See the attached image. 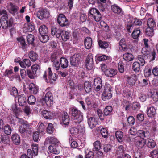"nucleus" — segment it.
I'll return each instance as SVG.
<instances>
[{"instance_id":"f257e3e1","label":"nucleus","mask_w":158,"mask_h":158,"mask_svg":"<svg viewBox=\"0 0 158 158\" xmlns=\"http://www.w3.org/2000/svg\"><path fill=\"white\" fill-rule=\"evenodd\" d=\"M69 110L71 115L75 118V123H79L82 121L83 120V114L80 111L75 107H71Z\"/></svg>"},{"instance_id":"f03ea898","label":"nucleus","mask_w":158,"mask_h":158,"mask_svg":"<svg viewBox=\"0 0 158 158\" xmlns=\"http://www.w3.org/2000/svg\"><path fill=\"white\" fill-rule=\"evenodd\" d=\"M0 23L2 28L4 29L7 28L8 27H10L13 23V19L12 18L9 19V22L7 16H2L1 18Z\"/></svg>"},{"instance_id":"7ed1b4c3","label":"nucleus","mask_w":158,"mask_h":158,"mask_svg":"<svg viewBox=\"0 0 158 158\" xmlns=\"http://www.w3.org/2000/svg\"><path fill=\"white\" fill-rule=\"evenodd\" d=\"M75 127H71L70 129V133L71 134L77 135L80 132H83L84 131V127L81 126L80 123H75Z\"/></svg>"},{"instance_id":"20e7f679","label":"nucleus","mask_w":158,"mask_h":158,"mask_svg":"<svg viewBox=\"0 0 158 158\" xmlns=\"http://www.w3.org/2000/svg\"><path fill=\"white\" fill-rule=\"evenodd\" d=\"M57 21L58 24L61 27L66 26L69 24L66 17L63 14H60L58 15Z\"/></svg>"},{"instance_id":"39448f33","label":"nucleus","mask_w":158,"mask_h":158,"mask_svg":"<svg viewBox=\"0 0 158 158\" xmlns=\"http://www.w3.org/2000/svg\"><path fill=\"white\" fill-rule=\"evenodd\" d=\"M6 7L8 11L13 15L17 14L19 7L15 5L10 2L8 3Z\"/></svg>"},{"instance_id":"423d86ee","label":"nucleus","mask_w":158,"mask_h":158,"mask_svg":"<svg viewBox=\"0 0 158 158\" xmlns=\"http://www.w3.org/2000/svg\"><path fill=\"white\" fill-rule=\"evenodd\" d=\"M80 57L79 54H74L70 59V64L72 66H76L80 63Z\"/></svg>"},{"instance_id":"0eeeda50","label":"nucleus","mask_w":158,"mask_h":158,"mask_svg":"<svg viewBox=\"0 0 158 158\" xmlns=\"http://www.w3.org/2000/svg\"><path fill=\"white\" fill-rule=\"evenodd\" d=\"M86 67L89 70L91 69L93 66V56L91 54H89L87 57L85 61Z\"/></svg>"},{"instance_id":"6e6552de","label":"nucleus","mask_w":158,"mask_h":158,"mask_svg":"<svg viewBox=\"0 0 158 158\" xmlns=\"http://www.w3.org/2000/svg\"><path fill=\"white\" fill-rule=\"evenodd\" d=\"M49 12L46 9L39 11L37 13V17L40 19L49 17Z\"/></svg>"},{"instance_id":"1a4fd4ad","label":"nucleus","mask_w":158,"mask_h":158,"mask_svg":"<svg viewBox=\"0 0 158 158\" xmlns=\"http://www.w3.org/2000/svg\"><path fill=\"white\" fill-rule=\"evenodd\" d=\"M44 99L48 106H50L53 104V97L51 92H48L46 93Z\"/></svg>"},{"instance_id":"9d476101","label":"nucleus","mask_w":158,"mask_h":158,"mask_svg":"<svg viewBox=\"0 0 158 158\" xmlns=\"http://www.w3.org/2000/svg\"><path fill=\"white\" fill-rule=\"evenodd\" d=\"M135 143L139 149L144 150L146 147V140L144 139H139L137 138Z\"/></svg>"},{"instance_id":"9b49d317","label":"nucleus","mask_w":158,"mask_h":158,"mask_svg":"<svg viewBox=\"0 0 158 158\" xmlns=\"http://www.w3.org/2000/svg\"><path fill=\"white\" fill-rule=\"evenodd\" d=\"M87 123L90 128L92 129L98 124V121L95 118L90 117L87 119Z\"/></svg>"},{"instance_id":"f8f14e48","label":"nucleus","mask_w":158,"mask_h":158,"mask_svg":"<svg viewBox=\"0 0 158 158\" xmlns=\"http://www.w3.org/2000/svg\"><path fill=\"white\" fill-rule=\"evenodd\" d=\"M127 83L129 85H134L136 81V76L135 74H132L127 77Z\"/></svg>"},{"instance_id":"ddd939ff","label":"nucleus","mask_w":158,"mask_h":158,"mask_svg":"<svg viewBox=\"0 0 158 158\" xmlns=\"http://www.w3.org/2000/svg\"><path fill=\"white\" fill-rule=\"evenodd\" d=\"M18 62L20 66L23 68L29 67L31 65L30 61L28 59H25L23 61H19Z\"/></svg>"},{"instance_id":"4468645a","label":"nucleus","mask_w":158,"mask_h":158,"mask_svg":"<svg viewBox=\"0 0 158 158\" xmlns=\"http://www.w3.org/2000/svg\"><path fill=\"white\" fill-rule=\"evenodd\" d=\"M48 77L49 81L51 83L55 81L57 78L56 75L55 73L53 74L51 70V68H49L48 70Z\"/></svg>"},{"instance_id":"2eb2a0df","label":"nucleus","mask_w":158,"mask_h":158,"mask_svg":"<svg viewBox=\"0 0 158 158\" xmlns=\"http://www.w3.org/2000/svg\"><path fill=\"white\" fill-rule=\"evenodd\" d=\"M62 30L59 29L52 27L51 29V34L52 35H55L57 38H59L62 32Z\"/></svg>"},{"instance_id":"dca6fc26","label":"nucleus","mask_w":158,"mask_h":158,"mask_svg":"<svg viewBox=\"0 0 158 158\" xmlns=\"http://www.w3.org/2000/svg\"><path fill=\"white\" fill-rule=\"evenodd\" d=\"M117 71L116 69H107L105 72L106 76L111 77L116 74Z\"/></svg>"},{"instance_id":"f3484780","label":"nucleus","mask_w":158,"mask_h":158,"mask_svg":"<svg viewBox=\"0 0 158 158\" xmlns=\"http://www.w3.org/2000/svg\"><path fill=\"white\" fill-rule=\"evenodd\" d=\"M137 134L138 136V137L139 138V137L144 139L145 137L148 136L149 132L147 131H143L142 130H139L137 131Z\"/></svg>"},{"instance_id":"a211bd4d","label":"nucleus","mask_w":158,"mask_h":158,"mask_svg":"<svg viewBox=\"0 0 158 158\" xmlns=\"http://www.w3.org/2000/svg\"><path fill=\"white\" fill-rule=\"evenodd\" d=\"M111 10L115 14L120 15L122 13V9L117 5L114 4L111 6Z\"/></svg>"},{"instance_id":"6ab92c4d","label":"nucleus","mask_w":158,"mask_h":158,"mask_svg":"<svg viewBox=\"0 0 158 158\" xmlns=\"http://www.w3.org/2000/svg\"><path fill=\"white\" fill-rule=\"evenodd\" d=\"M84 44L86 49H90L92 46V39L89 37H86L85 40Z\"/></svg>"},{"instance_id":"aec40b11","label":"nucleus","mask_w":158,"mask_h":158,"mask_svg":"<svg viewBox=\"0 0 158 158\" xmlns=\"http://www.w3.org/2000/svg\"><path fill=\"white\" fill-rule=\"evenodd\" d=\"M99 12V11L95 8H91L89 10V16L91 17H95V15H98L97 20L99 19L100 18V15H98L97 13Z\"/></svg>"},{"instance_id":"412c9836","label":"nucleus","mask_w":158,"mask_h":158,"mask_svg":"<svg viewBox=\"0 0 158 158\" xmlns=\"http://www.w3.org/2000/svg\"><path fill=\"white\" fill-rule=\"evenodd\" d=\"M46 141L47 143H51L57 145L59 142L56 138L54 137H48L46 139Z\"/></svg>"},{"instance_id":"4be33fe9","label":"nucleus","mask_w":158,"mask_h":158,"mask_svg":"<svg viewBox=\"0 0 158 158\" xmlns=\"http://www.w3.org/2000/svg\"><path fill=\"white\" fill-rule=\"evenodd\" d=\"M101 143L99 141H96L93 143V148L92 151L96 152L99 150L101 149Z\"/></svg>"},{"instance_id":"5701e85b","label":"nucleus","mask_w":158,"mask_h":158,"mask_svg":"<svg viewBox=\"0 0 158 158\" xmlns=\"http://www.w3.org/2000/svg\"><path fill=\"white\" fill-rule=\"evenodd\" d=\"M60 64L62 68H66L68 67V61L67 59L64 57H61L60 59Z\"/></svg>"},{"instance_id":"b1692460","label":"nucleus","mask_w":158,"mask_h":158,"mask_svg":"<svg viewBox=\"0 0 158 158\" xmlns=\"http://www.w3.org/2000/svg\"><path fill=\"white\" fill-rule=\"evenodd\" d=\"M62 120L64 124L67 125L69 124V116L67 112H64V113Z\"/></svg>"},{"instance_id":"393cba45","label":"nucleus","mask_w":158,"mask_h":158,"mask_svg":"<svg viewBox=\"0 0 158 158\" xmlns=\"http://www.w3.org/2000/svg\"><path fill=\"white\" fill-rule=\"evenodd\" d=\"M39 30L40 35L47 34L48 32V28L45 25H42L40 26Z\"/></svg>"},{"instance_id":"a878e982","label":"nucleus","mask_w":158,"mask_h":158,"mask_svg":"<svg viewBox=\"0 0 158 158\" xmlns=\"http://www.w3.org/2000/svg\"><path fill=\"white\" fill-rule=\"evenodd\" d=\"M42 115L47 119H51L53 118L52 113L47 110L43 111L42 112Z\"/></svg>"},{"instance_id":"bb28decb","label":"nucleus","mask_w":158,"mask_h":158,"mask_svg":"<svg viewBox=\"0 0 158 158\" xmlns=\"http://www.w3.org/2000/svg\"><path fill=\"white\" fill-rule=\"evenodd\" d=\"M28 55L29 58L32 61H35L38 59L37 54L33 51H31L29 52Z\"/></svg>"},{"instance_id":"cd10ccee","label":"nucleus","mask_w":158,"mask_h":158,"mask_svg":"<svg viewBox=\"0 0 158 158\" xmlns=\"http://www.w3.org/2000/svg\"><path fill=\"white\" fill-rule=\"evenodd\" d=\"M156 110L155 108L152 106L149 107L147 110V114L150 117H153L156 114Z\"/></svg>"},{"instance_id":"c85d7f7f","label":"nucleus","mask_w":158,"mask_h":158,"mask_svg":"<svg viewBox=\"0 0 158 158\" xmlns=\"http://www.w3.org/2000/svg\"><path fill=\"white\" fill-rule=\"evenodd\" d=\"M112 97V96L111 92L103 91L102 98L103 100L105 101L107 100L110 99Z\"/></svg>"},{"instance_id":"c756f323","label":"nucleus","mask_w":158,"mask_h":158,"mask_svg":"<svg viewBox=\"0 0 158 158\" xmlns=\"http://www.w3.org/2000/svg\"><path fill=\"white\" fill-rule=\"evenodd\" d=\"M150 97L153 100L154 102L158 101V91L156 90L153 91L151 92Z\"/></svg>"},{"instance_id":"7c9ffc66","label":"nucleus","mask_w":158,"mask_h":158,"mask_svg":"<svg viewBox=\"0 0 158 158\" xmlns=\"http://www.w3.org/2000/svg\"><path fill=\"white\" fill-rule=\"evenodd\" d=\"M18 122L19 124H21L27 130L29 128L30 125L27 121L22 119L18 118Z\"/></svg>"},{"instance_id":"2f4dec72","label":"nucleus","mask_w":158,"mask_h":158,"mask_svg":"<svg viewBox=\"0 0 158 158\" xmlns=\"http://www.w3.org/2000/svg\"><path fill=\"white\" fill-rule=\"evenodd\" d=\"M129 21L131 25L140 26L142 23V22L140 20L136 18H131Z\"/></svg>"},{"instance_id":"473e14b6","label":"nucleus","mask_w":158,"mask_h":158,"mask_svg":"<svg viewBox=\"0 0 158 158\" xmlns=\"http://www.w3.org/2000/svg\"><path fill=\"white\" fill-rule=\"evenodd\" d=\"M11 138L13 143L15 144H18L20 142V139L19 136L17 134L12 135Z\"/></svg>"},{"instance_id":"72a5a7b5","label":"nucleus","mask_w":158,"mask_h":158,"mask_svg":"<svg viewBox=\"0 0 158 158\" xmlns=\"http://www.w3.org/2000/svg\"><path fill=\"white\" fill-rule=\"evenodd\" d=\"M115 135L117 140L119 142L123 141V134L120 131H117L115 133Z\"/></svg>"},{"instance_id":"f704fd0d","label":"nucleus","mask_w":158,"mask_h":158,"mask_svg":"<svg viewBox=\"0 0 158 158\" xmlns=\"http://www.w3.org/2000/svg\"><path fill=\"white\" fill-rule=\"evenodd\" d=\"M62 40L64 41H66L69 37V32L62 31L60 35Z\"/></svg>"},{"instance_id":"c9c22d12","label":"nucleus","mask_w":158,"mask_h":158,"mask_svg":"<svg viewBox=\"0 0 158 158\" xmlns=\"http://www.w3.org/2000/svg\"><path fill=\"white\" fill-rule=\"evenodd\" d=\"M140 33V30L139 28H135L132 34V37L135 39H137L139 36Z\"/></svg>"},{"instance_id":"e433bc0d","label":"nucleus","mask_w":158,"mask_h":158,"mask_svg":"<svg viewBox=\"0 0 158 158\" xmlns=\"http://www.w3.org/2000/svg\"><path fill=\"white\" fill-rule=\"evenodd\" d=\"M26 99L23 95L19 96L18 98V102L20 106H23L25 105Z\"/></svg>"},{"instance_id":"4c0bfd02","label":"nucleus","mask_w":158,"mask_h":158,"mask_svg":"<svg viewBox=\"0 0 158 158\" xmlns=\"http://www.w3.org/2000/svg\"><path fill=\"white\" fill-rule=\"evenodd\" d=\"M24 28L25 29L26 31L29 32H31L34 29V26L31 23L25 24Z\"/></svg>"},{"instance_id":"58836bf2","label":"nucleus","mask_w":158,"mask_h":158,"mask_svg":"<svg viewBox=\"0 0 158 158\" xmlns=\"http://www.w3.org/2000/svg\"><path fill=\"white\" fill-rule=\"evenodd\" d=\"M92 86L91 84L87 81L84 83V89L85 92L87 93L90 92L92 90Z\"/></svg>"},{"instance_id":"ea45409f","label":"nucleus","mask_w":158,"mask_h":158,"mask_svg":"<svg viewBox=\"0 0 158 158\" xmlns=\"http://www.w3.org/2000/svg\"><path fill=\"white\" fill-rule=\"evenodd\" d=\"M139 138L137 137H135L134 138L132 136H130L129 135H127L125 137V140L127 142H135L136 141H137V139Z\"/></svg>"},{"instance_id":"a19ab883","label":"nucleus","mask_w":158,"mask_h":158,"mask_svg":"<svg viewBox=\"0 0 158 158\" xmlns=\"http://www.w3.org/2000/svg\"><path fill=\"white\" fill-rule=\"evenodd\" d=\"M123 59L127 61H132L133 60V56L131 53H127L123 56Z\"/></svg>"},{"instance_id":"79ce46f5","label":"nucleus","mask_w":158,"mask_h":158,"mask_svg":"<svg viewBox=\"0 0 158 158\" xmlns=\"http://www.w3.org/2000/svg\"><path fill=\"white\" fill-rule=\"evenodd\" d=\"M18 41L20 43L21 48L23 49H25L27 46L25 39L23 37H20L17 39Z\"/></svg>"},{"instance_id":"37998d69","label":"nucleus","mask_w":158,"mask_h":158,"mask_svg":"<svg viewBox=\"0 0 158 158\" xmlns=\"http://www.w3.org/2000/svg\"><path fill=\"white\" fill-rule=\"evenodd\" d=\"M130 106V103L129 102L123 100L122 103V106L123 108H125V110L127 111L129 109Z\"/></svg>"},{"instance_id":"c03bdc74","label":"nucleus","mask_w":158,"mask_h":158,"mask_svg":"<svg viewBox=\"0 0 158 158\" xmlns=\"http://www.w3.org/2000/svg\"><path fill=\"white\" fill-rule=\"evenodd\" d=\"M39 39L42 42L45 43L48 41L49 37L47 34L40 35L39 36Z\"/></svg>"},{"instance_id":"a18cd8bd","label":"nucleus","mask_w":158,"mask_h":158,"mask_svg":"<svg viewBox=\"0 0 158 158\" xmlns=\"http://www.w3.org/2000/svg\"><path fill=\"white\" fill-rule=\"evenodd\" d=\"M3 130L4 132L6 134L8 135H10L11 133V129L10 127L8 125H6L4 126L2 129Z\"/></svg>"},{"instance_id":"49530a36","label":"nucleus","mask_w":158,"mask_h":158,"mask_svg":"<svg viewBox=\"0 0 158 158\" xmlns=\"http://www.w3.org/2000/svg\"><path fill=\"white\" fill-rule=\"evenodd\" d=\"M138 63L140 64L141 66H144L145 63V61L144 56L142 55H138L137 57Z\"/></svg>"},{"instance_id":"de8ad7c7","label":"nucleus","mask_w":158,"mask_h":158,"mask_svg":"<svg viewBox=\"0 0 158 158\" xmlns=\"http://www.w3.org/2000/svg\"><path fill=\"white\" fill-rule=\"evenodd\" d=\"M140 64L138 63V62H135L133 64L132 68L134 71L138 72L140 70Z\"/></svg>"},{"instance_id":"09e8293b","label":"nucleus","mask_w":158,"mask_h":158,"mask_svg":"<svg viewBox=\"0 0 158 158\" xmlns=\"http://www.w3.org/2000/svg\"><path fill=\"white\" fill-rule=\"evenodd\" d=\"M145 33L148 36L151 37L153 36L154 34V28L148 27L146 29Z\"/></svg>"},{"instance_id":"8fccbe9b","label":"nucleus","mask_w":158,"mask_h":158,"mask_svg":"<svg viewBox=\"0 0 158 158\" xmlns=\"http://www.w3.org/2000/svg\"><path fill=\"white\" fill-rule=\"evenodd\" d=\"M148 27L154 28L156 26V23L154 20L152 18H149L147 22Z\"/></svg>"},{"instance_id":"3c124183","label":"nucleus","mask_w":158,"mask_h":158,"mask_svg":"<svg viewBox=\"0 0 158 158\" xmlns=\"http://www.w3.org/2000/svg\"><path fill=\"white\" fill-rule=\"evenodd\" d=\"M99 46L102 48L106 49L108 47L109 43L103 41L101 40L99 41L98 42Z\"/></svg>"},{"instance_id":"603ef678","label":"nucleus","mask_w":158,"mask_h":158,"mask_svg":"<svg viewBox=\"0 0 158 158\" xmlns=\"http://www.w3.org/2000/svg\"><path fill=\"white\" fill-rule=\"evenodd\" d=\"M113 110L112 107L110 106H106L104 110V114L105 115H110Z\"/></svg>"},{"instance_id":"864d4df0","label":"nucleus","mask_w":158,"mask_h":158,"mask_svg":"<svg viewBox=\"0 0 158 158\" xmlns=\"http://www.w3.org/2000/svg\"><path fill=\"white\" fill-rule=\"evenodd\" d=\"M27 73L28 77L31 79H34L36 76V74L33 71L30 69L27 70Z\"/></svg>"},{"instance_id":"5fc2aeb1","label":"nucleus","mask_w":158,"mask_h":158,"mask_svg":"<svg viewBox=\"0 0 158 158\" xmlns=\"http://www.w3.org/2000/svg\"><path fill=\"white\" fill-rule=\"evenodd\" d=\"M48 150L51 152L55 154H58L59 153L58 150H57L54 146L50 145L48 148Z\"/></svg>"},{"instance_id":"6e6d98bb","label":"nucleus","mask_w":158,"mask_h":158,"mask_svg":"<svg viewBox=\"0 0 158 158\" xmlns=\"http://www.w3.org/2000/svg\"><path fill=\"white\" fill-rule=\"evenodd\" d=\"M36 99L35 98L33 95H30L28 99V102L31 105H33L35 104Z\"/></svg>"},{"instance_id":"4d7b16f0","label":"nucleus","mask_w":158,"mask_h":158,"mask_svg":"<svg viewBox=\"0 0 158 158\" xmlns=\"http://www.w3.org/2000/svg\"><path fill=\"white\" fill-rule=\"evenodd\" d=\"M102 137L107 138L108 136V133L107 130L105 128H102L100 131Z\"/></svg>"},{"instance_id":"13d9d810","label":"nucleus","mask_w":158,"mask_h":158,"mask_svg":"<svg viewBox=\"0 0 158 158\" xmlns=\"http://www.w3.org/2000/svg\"><path fill=\"white\" fill-rule=\"evenodd\" d=\"M156 145V144L155 141L151 139H150L147 143L148 147L150 148H154Z\"/></svg>"},{"instance_id":"bf43d9fd","label":"nucleus","mask_w":158,"mask_h":158,"mask_svg":"<svg viewBox=\"0 0 158 158\" xmlns=\"http://www.w3.org/2000/svg\"><path fill=\"white\" fill-rule=\"evenodd\" d=\"M27 42L30 44H32L34 40V36L31 34H29L27 37Z\"/></svg>"},{"instance_id":"052dcab7","label":"nucleus","mask_w":158,"mask_h":158,"mask_svg":"<svg viewBox=\"0 0 158 158\" xmlns=\"http://www.w3.org/2000/svg\"><path fill=\"white\" fill-rule=\"evenodd\" d=\"M156 52L155 51L153 50L152 52L148 56H147V58L150 59V60H155V57Z\"/></svg>"},{"instance_id":"680f3d73","label":"nucleus","mask_w":158,"mask_h":158,"mask_svg":"<svg viewBox=\"0 0 158 158\" xmlns=\"http://www.w3.org/2000/svg\"><path fill=\"white\" fill-rule=\"evenodd\" d=\"M141 52L143 55L146 56L150 54L149 49L148 48H143Z\"/></svg>"},{"instance_id":"e2e57ef3","label":"nucleus","mask_w":158,"mask_h":158,"mask_svg":"<svg viewBox=\"0 0 158 158\" xmlns=\"http://www.w3.org/2000/svg\"><path fill=\"white\" fill-rule=\"evenodd\" d=\"M53 130L54 128L52 124L49 123L47 128V132L49 134H52Z\"/></svg>"},{"instance_id":"0e129e2a","label":"nucleus","mask_w":158,"mask_h":158,"mask_svg":"<svg viewBox=\"0 0 158 158\" xmlns=\"http://www.w3.org/2000/svg\"><path fill=\"white\" fill-rule=\"evenodd\" d=\"M32 148L35 155H37L38 152V145L33 144L31 146Z\"/></svg>"},{"instance_id":"69168bd1","label":"nucleus","mask_w":158,"mask_h":158,"mask_svg":"<svg viewBox=\"0 0 158 158\" xmlns=\"http://www.w3.org/2000/svg\"><path fill=\"white\" fill-rule=\"evenodd\" d=\"M112 88L111 85L108 83H106L104 86V92H111Z\"/></svg>"},{"instance_id":"338daca9","label":"nucleus","mask_w":158,"mask_h":158,"mask_svg":"<svg viewBox=\"0 0 158 158\" xmlns=\"http://www.w3.org/2000/svg\"><path fill=\"white\" fill-rule=\"evenodd\" d=\"M60 64L58 61H54L53 63L52 66L56 70H58L60 68Z\"/></svg>"},{"instance_id":"774afa93","label":"nucleus","mask_w":158,"mask_h":158,"mask_svg":"<svg viewBox=\"0 0 158 158\" xmlns=\"http://www.w3.org/2000/svg\"><path fill=\"white\" fill-rule=\"evenodd\" d=\"M151 154L152 158H158V150H154Z\"/></svg>"}]
</instances>
